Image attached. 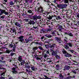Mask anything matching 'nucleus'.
<instances>
[{"label": "nucleus", "mask_w": 79, "mask_h": 79, "mask_svg": "<svg viewBox=\"0 0 79 79\" xmlns=\"http://www.w3.org/2000/svg\"><path fill=\"white\" fill-rule=\"evenodd\" d=\"M30 41V40L29 39H27V38H26L25 39V41L24 40V41H23V43H26V44H27Z\"/></svg>", "instance_id": "22"}, {"label": "nucleus", "mask_w": 79, "mask_h": 79, "mask_svg": "<svg viewBox=\"0 0 79 79\" xmlns=\"http://www.w3.org/2000/svg\"><path fill=\"white\" fill-rule=\"evenodd\" d=\"M45 36L48 38H51L52 37V35L50 34H47L45 35Z\"/></svg>", "instance_id": "27"}, {"label": "nucleus", "mask_w": 79, "mask_h": 79, "mask_svg": "<svg viewBox=\"0 0 79 79\" xmlns=\"http://www.w3.org/2000/svg\"><path fill=\"white\" fill-rule=\"evenodd\" d=\"M42 6H40L39 7H38L37 10V12L39 13H41L44 11L43 8L42 7Z\"/></svg>", "instance_id": "9"}, {"label": "nucleus", "mask_w": 79, "mask_h": 79, "mask_svg": "<svg viewBox=\"0 0 79 79\" xmlns=\"http://www.w3.org/2000/svg\"><path fill=\"white\" fill-rule=\"evenodd\" d=\"M72 9H73L74 11H76L77 9V7H73L71 8Z\"/></svg>", "instance_id": "38"}, {"label": "nucleus", "mask_w": 79, "mask_h": 79, "mask_svg": "<svg viewBox=\"0 0 79 79\" xmlns=\"http://www.w3.org/2000/svg\"><path fill=\"white\" fill-rule=\"evenodd\" d=\"M59 74V76L60 79H64V76H63L62 73H60Z\"/></svg>", "instance_id": "30"}, {"label": "nucleus", "mask_w": 79, "mask_h": 79, "mask_svg": "<svg viewBox=\"0 0 79 79\" xmlns=\"http://www.w3.org/2000/svg\"><path fill=\"white\" fill-rule=\"evenodd\" d=\"M18 31H17L18 32V35H20V34H22V33L24 32V30H23L22 29L19 28V29Z\"/></svg>", "instance_id": "13"}, {"label": "nucleus", "mask_w": 79, "mask_h": 79, "mask_svg": "<svg viewBox=\"0 0 79 79\" xmlns=\"http://www.w3.org/2000/svg\"><path fill=\"white\" fill-rule=\"evenodd\" d=\"M68 35H69V36L72 37L73 38H74V36H73V33H68Z\"/></svg>", "instance_id": "36"}, {"label": "nucleus", "mask_w": 79, "mask_h": 79, "mask_svg": "<svg viewBox=\"0 0 79 79\" xmlns=\"http://www.w3.org/2000/svg\"><path fill=\"white\" fill-rule=\"evenodd\" d=\"M14 24H15V26H17V27H21V25L20 23L18 22H15V21L14 22Z\"/></svg>", "instance_id": "17"}, {"label": "nucleus", "mask_w": 79, "mask_h": 79, "mask_svg": "<svg viewBox=\"0 0 79 79\" xmlns=\"http://www.w3.org/2000/svg\"><path fill=\"white\" fill-rule=\"evenodd\" d=\"M61 32H62V31L57 32V35H59V36L60 35H63L61 33Z\"/></svg>", "instance_id": "33"}, {"label": "nucleus", "mask_w": 79, "mask_h": 79, "mask_svg": "<svg viewBox=\"0 0 79 79\" xmlns=\"http://www.w3.org/2000/svg\"><path fill=\"white\" fill-rule=\"evenodd\" d=\"M24 63H25V61L23 60V62H21L20 64L21 65H23V64H24Z\"/></svg>", "instance_id": "48"}, {"label": "nucleus", "mask_w": 79, "mask_h": 79, "mask_svg": "<svg viewBox=\"0 0 79 79\" xmlns=\"http://www.w3.org/2000/svg\"><path fill=\"white\" fill-rule=\"evenodd\" d=\"M77 7V6L76 4H75L74 5H73V7Z\"/></svg>", "instance_id": "61"}, {"label": "nucleus", "mask_w": 79, "mask_h": 79, "mask_svg": "<svg viewBox=\"0 0 79 79\" xmlns=\"http://www.w3.org/2000/svg\"><path fill=\"white\" fill-rule=\"evenodd\" d=\"M36 19H37H37H41V16H37L36 15Z\"/></svg>", "instance_id": "44"}, {"label": "nucleus", "mask_w": 79, "mask_h": 79, "mask_svg": "<svg viewBox=\"0 0 79 79\" xmlns=\"http://www.w3.org/2000/svg\"><path fill=\"white\" fill-rule=\"evenodd\" d=\"M3 14H4L5 15H8L9 14L8 12L6 11V10L0 9V16H2Z\"/></svg>", "instance_id": "4"}, {"label": "nucleus", "mask_w": 79, "mask_h": 79, "mask_svg": "<svg viewBox=\"0 0 79 79\" xmlns=\"http://www.w3.org/2000/svg\"><path fill=\"white\" fill-rule=\"evenodd\" d=\"M32 19L34 20V21H36L37 20V15H35L34 16H32Z\"/></svg>", "instance_id": "26"}, {"label": "nucleus", "mask_w": 79, "mask_h": 79, "mask_svg": "<svg viewBox=\"0 0 79 79\" xmlns=\"http://www.w3.org/2000/svg\"><path fill=\"white\" fill-rule=\"evenodd\" d=\"M53 39H50L48 40L47 43L49 44H51L53 43Z\"/></svg>", "instance_id": "16"}, {"label": "nucleus", "mask_w": 79, "mask_h": 79, "mask_svg": "<svg viewBox=\"0 0 79 79\" xmlns=\"http://www.w3.org/2000/svg\"><path fill=\"white\" fill-rule=\"evenodd\" d=\"M9 1H10L9 2V5H14L16 3H17V0H9Z\"/></svg>", "instance_id": "7"}, {"label": "nucleus", "mask_w": 79, "mask_h": 79, "mask_svg": "<svg viewBox=\"0 0 79 79\" xmlns=\"http://www.w3.org/2000/svg\"><path fill=\"white\" fill-rule=\"evenodd\" d=\"M1 6H2V8H5V10H6V9H7L6 8V7L4 6V5H3V4H1Z\"/></svg>", "instance_id": "51"}, {"label": "nucleus", "mask_w": 79, "mask_h": 79, "mask_svg": "<svg viewBox=\"0 0 79 79\" xmlns=\"http://www.w3.org/2000/svg\"><path fill=\"white\" fill-rule=\"evenodd\" d=\"M56 68H60V66H59V64H57L56 66Z\"/></svg>", "instance_id": "62"}, {"label": "nucleus", "mask_w": 79, "mask_h": 79, "mask_svg": "<svg viewBox=\"0 0 79 79\" xmlns=\"http://www.w3.org/2000/svg\"><path fill=\"white\" fill-rule=\"evenodd\" d=\"M36 25H37V24H35V23L34 24H33V28H34V29H39V27L38 26H36Z\"/></svg>", "instance_id": "20"}, {"label": "nucleus", "mask_w": 79, "mask_h": 79, "mask_svg": "<svg viewBox=\"0 0 79 79\" xmlns=\"http://www.w3.org/2000/svg\"><path fill=\"white\" fill-rule=\"evenodd\" d=\"M59 63H60V61L58 60L56 62V64H59Z\"/></svg>", "instance_id": "58"}, {"label": "nucleus", "mask_w": 79, "mask_h": 79, "mask_svg": "<svg viewBox=\"0 0 79 79\" xmlns=\"http://www.w3.org/2000/svg\"><path fill=\"white\" fill-rule=\"evenodd\" d=\"M46 31H47V29L44 28H42L41 30V32L43 33H44H44H45Z\"/></svg>", "instance_id": "25"}, {"label": "nucleus", "mask_w": 79, "mask_h": 79, "mask_svg": "<svg viewBox=\"0 0 79 79\" xmlns=\"http://www.w3.org/2000/svg\"><path fill=\"white\" fill-rule=\"evenodd\" d=\"M25 21L26 22V23L28 22V24H30V25H31V24H34L35 23V22L32 20V21L29 19H25Z\"/></svg>", "instance_id": "3"}, {"label": "nucleus", "mask_w": 79, "mask_h": 79, "mask_svg": "<svg viewBox=\"0 0 79 79\" xmlns=\"http://www.w3.org/2000/svg\"><path fill=\"white\" fill-rule=\"evenodd\" d=\"M55 44H53L52 45H50L49 46V48H51L53 49L55 47Z\"/></svg>", "instance_id": "28"}, {"label": "nucleus", "mask_w": 79, "mask_h": 79, "mask_svg": "<svg viewBox=\"0 0 79 79\" xmlns=\"http://www.w3.org/2000/svg\"><path fill=\"white\" fill-rule=\"evenodd\" d=\"M27 12L28 14H29L31 15H34V13L32 12V11L31 10H30V9L28 10Z\"/></svg>", "instance_id": "18"}, {"label": "nucleus", "mask_w": 79, "mask_h": 79, "mask_svg": "<svg viewBox=\"0 0 79 79\" xmlns=\"http://www.w3.org/2000/svg\"><path fill=\"white\" fill-rule=\"evenodd\" d=\"M32 15H27V16L28 17V18H29V19H32Z\"/></svg>", "instance_id": "32"}, {"label": "nucleus", "mask_w": 79, "mask_h": 79, "mask_svg": "<svg viewBox=\"0 0 79 79\" xmlns=\"http://www.w3.org/2000/svg\"><path fill=\"white\" fill-rule=\"evenodd\" d=\"M71 76L67 77L64 78V79H71Z\"/></svg>", "instance_id": "46"}, {"label": "nucleus", "mask_w": 79, "mask_h": 79, "mask_svg": "<svg viewBox=\"0 0 79 79\" xmlns=\"http://www.w3.org/2000/svg\"><path fill=\"white\" fill-rule=\"evenodd\" d=\"M67 50H68V52L69 53H71V54H73L75 52L73 50L70 49H67Z\"/></svg>", "instance_id": "15"}, {"label": "nucleus", "mask_w": 79, "mask_h": 79, "mask_svg": "<svg viewBox=\"0 0 79 79\" xmlns=\"http://www.w3.org/2000/svg\"><path fill=\"white\" fill-rule=\"evenodd\" d=\"M62 53L64 54V55L66 57H71L72 56V55L68 53L66 50H64L63 51Z\"/></svg>", "instance_id": "5"}, {"label": "nucleus", "mask_w": 79, "mask_h": 79, "mask_svg": "<svg viewBox=\"0 0 79 79\" xmlns=\"http://www.w3.org/2000/svg\"><path fill=\"white\" fill-rule=\"evenodd\" d=\"M51 31H52V29L49 28H48V29H46L47 32H50Z\"/></svg>", "instance_id": "54"}, {"label": "nucleus", "mask_w": 79, "mask_h": 79, "mask_svg": "<svg viewBox=\"0 0 79 79\" xmlns=\"http://www.w3.org/2000/svg\"><path fill=\"white\" fill-rule=\"evenodd\" d=\"M51 54V55L52 56H55V55L56 54V51H54L53 52H52Z\"/></svg>", "instance_id": "35"}, {"label": "nucleus", "mask_w": 79, "mask_h": 79, "mask_svg": "<svg viewBox=\"0 0 79 79\" xmlns=\"http://www.w3.org/2000/svg\"><path fill=\"white\" fill-rule=\"evenodd\" d=\"M55 40L57 42V43L61 44L63 43V41L61 40V39L58 37H56L55 38Z\"/></svg>", "instance_id": "6"}, {"label": "nucleus", "mask_w": 79, "mask_h": 79, "mask_svg": "<svg viewBox=\"0 0 79 79\" xmlns=\"http://www.w3.org/2000/svg\"><path fill=\"white\" fill-rule=\"evenodd\" d=\"M22 57L21 56H19L18 57V59H17V60H18L20 62L22 61V60H23V58H22Z\"/></svg>", "instance_id": "24"}, {"label": "nucleus", "mask_w": 79, "mask_h": 79, "mask_svg": "<svg viewBox=\"0 0 79 79\" xmlns=\"http://www.w3.org/2000/svg\"><path fill=\"white\" fill-rule=\"evenodd\" d=\"M5 79V77H3L2 76L0 77V79Z\"/></svg>", "instance_id": "64"}, {"label": "nucleus", "mask_w": 79, "mask_h": 79, "mask_svg": "<svg viewBox=\"0 0 79 79\" xmlns=\"http://www.w3.org/2000/svg\"><path fill=\"white\" fill-rule=\"evenodd\" d=\"M38 48H39L40 50H44V49L42 47V46H39Z\"/></svg>", "instance_id": "50"}, {"label": "nucleus", "mask_w": 79, "mask_h": 79, "mask_svg": "<svg viewBox=\"0 0 79 79\" xmlns=\"http://www.w3.org/2000/svg\"><path fill=\"white\" fill-rule=\"evenodd\" d=\"M71 67L69 66L65 65L64 69V71H68L70 69Z\"/></svg>", "instance_id": "12"}, {"label": "nucleus", "mask_w": 79, "mask_h": 79, "mask_svg": "<svg viewBox=\"0 0 79 79\" xmlns=\"http://www.w3.org/2000/svg\"><path fill=\"white\" fill-rule=\"evenodd\" d=\"M66 13L68 15H71V14H72V13H71V10L69 9L66 12Z\"/></svg>", "instance_id": "31"}, {"label": "nucleus", "mask_w": 79, "mask_h": 79, "mask_svg": "<svg viewBox=\"0 0 79 79\" xmlns=\"http://www.w3.org/2000/svg\"><path fill=\"white\" fill-rule=\"evenodd\" d=\"M19 42H15V43H13L14 44L13 48L12 49V50L14 52H15V50H16V44H18Z\"/></svg>", "instance_id": "10"}, {"label": "nucleus", "mask_w": 79, "mask_h": 79, "mask_svg": "<svg viewBox=\"0 0 79 79\" xmlns=\"http://www.w3.org/2000/svg\"><path fill=\"white\" fill-rule=\"evenodd\" d=\"M25 37L24 36H23V35H20L18 39L19 40V41L21 42L22 43H23L24 42V39L23 38H24Z\"/></svg>", "instance_id": "8"}, {"label": "nucleus", "mask_w": 79, "mask_h": 79, "mask_svg": "<svg viewBox=\"0 0 79 79\" xmlns=\"http://www.w3.org/2000/svg\"><path fill=\"white\" fill-rule=\"evenodd\" d=\"M64 43L65 44V43H68V40L66 39H64Z\"/></svg>", "instance_id": "60"}, {"label": "nucleus", "mask_w": 79, "mask_h": 79, "mask_svg": "<svg viewBox=\"0 0 79 79\" xmlns=\"http://www.w3.org/2000/svg\"><path fill=\"white\" fill-rule=\"evenodd\" d=\"M57 6L59 7V8H62V4L60 5H57Z\"/></svg>", "instance_id": "57"}, {"label": "nucleus", "mask_w": 79, "mask_h": 79, "mask_svg": "<svg viewBox=\"0 0 79 79\" xmlns=\"http://www.w3.org/2000/svg\"><path fill=\"white\" fill-rule=\"evenodd\" d=\"M20 16H22V17H23V16H26V14H24V13H21V15H20Z\"/></svg>", "instance_id": "42"}, {"label": "nucleus", "mask_w": 79, "mask_h": 79, "mask_svg": "<svg viewBox=\"0 0 79 79\" xmlns=\"http://www.w3.org/2000/svg\"><path fill=\"white\" fill-rule=\"evenodd\" d=\"M13 41H12L11 42V44H9V48H13V47H14V44H13Z\"/></svg>", "instance_id": "21"}, {"label": "nucleus", "mask_w": 79, "mask_h": 79, "mask_svg": "<svg viewBox=\"0 0 79 79\" xmlns=\"http://www.w3.org/2000/svg\"><path fill=\"white\" fill-rule=\"evenodd\" d=\"M63 2H64L65 4H68L69 5V0H62Z\"/></svg>", "instance_id": "23"}, {"label": "nucleus", "mask_w": 79, "mask_h": 79, "mask_svg": "<svg viewBox=\"0 0 79 79\" xmlns=\"http://www.w3.org/2000/svg\"><path fill=\"white\" fill-rule=\"evenodd\" d=\"M62 8L61 9H63L65 7L68 6V4H62Z\"/></svg>", "instance_id": "19"}, {"label": "nucleus", "mask_w": 79, "mask_h": 79, "mask_svg": "<svg viewBox=\"0 0 79 79\" xmlns=\"http://www.w3.org/2000/svg\"><path fill=\"white\" fill-rule=\"evenodd\" d=\"M51 34L53 36H55L56 35V34L55 33V31H51Z\"/></svg>", "instance_id": "37"}, {"label": "nucleus", "mask_w": 79, "mask_h": 79, "mask_svg": "<svg viewBox=\"0 0 79 79\" xmlns=\"http://www.w3.org/2000/svg\"><path fill=\"white\" fill-rule=\"evenodd\" d=\"M58 25V28L59 29H60L59 31H62L61 29H63V24L60 23L59 25Z\"/></svg>", "instance_id": "14"}, {"label": "nucleus", "mask_w": 79, "mask_h": 79, "mask_svg": "<svg viewBox=\"0 0 79 79\" xmlns=\"http://www.w3.org/2000/svg\"><path fill=\"white\" fill-rule=\"evenodd\" d=\"M45 47L46 48H48V44H45L44 45Z\"/></svg>", "instance_id": "53"}, {"label": "nucleus", "mask_w": 79, "mask_h": 79, "mask_svg": "<svg viewBox=\"0 0 79 79\" xmlns=\"http://www.w3.org/2000/svg\"><path fill=\"white\" fill-rule=\"evenodd\" d=\"M12 72L14 74H17V73H18V72H17L16 70L12 71Z\"/></svg>", "instance_id": "39"}, {"label": "nucleus", "mask_w": 79, "mask_h": 79, "mask_svg": "<svg viewBox=\"0 0 79 79\" xmlns=\"http://www.w3.org/2000/svg\"><path fill=\"white\" fill-rule=\"evenodd\" d=\"M48 51H47L46 52V54H47V55H48L50 53L49 52V49H48Z\"/></svg>", "instance_id": "56"}, {"label": "nucleus", "mask_w": 79, "mask_h": 79, "mask_svg": "<svg viewBox=\"0 0 79 79\" xmlns=\"http://www.w3.org/2000/svg\"><path fill=\"white\" fill-rule=\"evenodd\" d=\"M13 49L12 50H6V53H10L11 52H13Z\"/></svg>", "instance_id": "34"}, {"label": "nucleus", "mask_w": 79, "mask_h": 79, "mask_svg": "<svg viewBox=\"0 0 79 79\" xmlns=\"http://www.w3.org/2000/svg\"><path fill=\"white\" fill-rule=\"evenodd\" d=\"M3 72L6 73V69L5 68H4V69H3Z\"/></svg>", "instance_id": "47"}, {"label": "nucleus", "mask_w": 79, "mask_h": 79, "mask_svg": "<svg viewBox=\"0 0 79 79\" xmlns=\"http://www.w3.org/2000/svg\"><path fill=\"white\" fill-rule=\"evenodd\" d=\"M39 48L36 47H34L33 48L32 50H33V52H32V53L33 54H35V55L36 53V52H35V51L37 50Z\"/></svg>", "instance_id": "11"}, {"label": "nucleus", "mask_w": 79, "mask_h": 79, "mask_svg": "<svg viewBox=\"0 0 79 79\" xmlns=\"http://www.w3.org/2000/svg\"><path fill=\"white\" fill-rule=\"evenodd\" d=\"M55 57H56V58H57V59H60V58H61V57H60V56H58V55H56Z\"/></svg>", "instance_id": "43"}, {"label": "nucleus", "mask_w": 79, "mask_h": 79, "mask_svg": "<svg viewBox=\"0 0 79 79\" xmlns=\"http://www.w3.org/2000/svg\"><path fill=\"white\" fill-rule=\"evenodd\" d=\"M65 44L64 45V48L67 50V49H69L70 47H73V44L72 43L69 42L68 43H65Z\"/></svg>", "instance_id": "2"}, {"label": "nucleus", "mask_w": 79, "mask_h": 79, "mask_svg": "<svg viewBox=\"0 0 79 79\" xmlns=\"http://www.w3.org/2000/svg\"><path fill=\"white\" fill-rule=\"evenodd\" d=\"M14 55H15V53L13 52H11L10 54V55L11 56H13Z\"/></svg>", "instance_id": "55"}, {"label": "nucleus", "mask_w": 79, "mask_h": 79, "mask_svg": "<svg viewBox=\"0 0 79 79\" xmlns=\"http://www.w3.org/2000/svg\"><path fill=\"white\" fill-rule=\"evenodd\" d=\"M12 31L13 32V33H15L16 31V30L15 29H12Z\"/></svg>", "instance_id": "63"}, {"label": "nucleus", "mask_w": 79, "mask_h": 79, "mask_svg": "<svg viewBox=\"0 0 79 79\" xmlns=\"http://www.w3.org/2000/svg\"><path fill=\"white\" fill-rule=\"evenodd\" d=\"M44 77H45L44 78V79H52V78L48 77L46 75H44Z\"/></svg>", "instance_id": "41"}, {"label": "nucleus", "mask_w": 79, "mask_h": 79, "mask_svg": "<svg viewBox=\"0 0 79 79\" xmlns=\"http://www.w3.org/2000/svg\"><path fill=\"white\" fill-rule=\"evenodd\" d=\"M25 67L27 69H30L31 67V69L32 71H35V66L31 64V62L29 61L25 63Z\"/></svg>", "instance_id": "1"}, {"label": "nucleus", "mask_w": 79, "mask_h": 79, "mask_svg": "<svg viewBox=\"0 0 79 79\" xmlns=\"http://www.w3.org/2000/svg\"><path fill=\"white\" fill-rule=\"evenodd\" d=\"M42 59V57H39L37 56V57H36V60H41V59Z\"/></svg>", "instance_id": "40"}, {"label": "nucleus", "mask_w": 79, "mask_h": 79, "mask_svg": "<svg viewBox=\"0 0 79 79\" xmlns=\"http://www.w3.org/2000/svg\"><path fill=\"white\" fill-rule=\"evenodd\" d=\"M47 56H48V55H47V54H44V58H47Z\"/></svg>", "instance_id": "59"}, {"label": "nucleus", "mask_w": 79, "mask_h": 79, "mask_svg": "<svg viewBox=\"0 0 79 79\" xmlns=\"http://www.w3.org/2000/svg\"><path fill=\"white\" fill-rule=\"evenodd\" d=\"M8 77H9L8 79H13V77L11 75H8Z\"/></svg>", "instance_id": "49"}, {"label": "nucleus", "mask_w": 79, "mask_h": 79, "mask_svg": "<svg viewBox=\"0 0 79 79\" xmlns=\"http://www.w3.org/2000/svg\"><path fill=\"white\" fill-rule=\"evenodd\" d=\"M52 19V15L51 16L50 15H49L48 16L46 17V19H49V20H50Z\"/></svg>", "instance_id": "29"}, {"label": "nucleus", "mask_w": 79, "mask_h": 79, "mask_svg": "<svg viewBox=\"0 0 79 79\" xmlns=\"http://www.w3.org/2000/svg\"><path fill=\"white\" fill-rule=\"evenodd\" d=\"M66 17V18H68V19H69L71 18V15L69 16V14L67 15Z\"/></svg>", "instance_id": "45"}, {"label": "nucleus", "mask_w": 79, "mask_h": 79, "mask_svg": "<svg viewBox=\"0 0 79 79\" xmlns=\"http://www.w3.org/2000/svg\"><path fill=\"white\" fill-rule=\"evenodd\" d=\"M59 0H54V1H53V3H56V2H60V1H58Z\"/></svg>", "instance_id": "52"}]
</instances>
